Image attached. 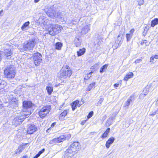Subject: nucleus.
Segmentation results:
<instances>
[{
	"label": "nucleus",
	"mask_w": 158,
	"mask_h": 158,
	"mask_svg": "<svg viewBox=\"0 0 158 158\" xmlns=\"http://www.w3.org/2000/svg\"><path fill=\"white\" fill-rule=\"evenodd\" d=\"M15 68L13 65H10L6 66L4 71V75L5 78L10 81H12V80L15 76Z\"/></svg>",
	"instance_id": "1"
},
{
	"label": "nucleus",
	"mask_w": 158,
	"mask_h": 158,
	"mask_svg": "<svg viewBox=\"0 0 158 158\" xmlns=\"http://www.w3.org/2000/svg\"><path fill=\"white\" fill-rule=\"evenodd\" d=\"M38 38L36 36L31 37L29 40L25 41L21 48L23 51H28L32 50L37 41Z\"/></svg>",
	"instance_id": "2"
},
{
	"label": "nucleus",
	"mask_w": 158,
	"mask_h": 158,
	"mask_svg": "<svg viewBox=\"0 0 158 158\" xmlns=\"http://www.w3.org/2000/svg\"><path fill=\"white\" fill-rule=\"evenodd\" d=\"M47 15L51 18H57L62 22L66 23L64 18V13L60 11H56L52 8H49L46 12Z\"/></svg>",
	"instance_id": "3"
},
{
	"label": "nucleus",
	"mask_w": 158,
	"mask_h": 158,
	"mask_svg": "<svg viewBox=\"0 0 158 158\" xmlns=\"http://www.w3.org/2000/svg\"><path fill=\"white\" fill-rule=\"evenodd\" d=\"M72 73V71L70 68L67 65H64L58 73L59 77L66 79L69 78Z\"/></svg>",
	"instance_id": "4"
},
{
	"label": "nucleus",
	"mask_w": 158,
	"mask_h": 158,
	"mask_svg": "<svg viewBox=\"0 0 158 158\" xmlns=\"http://www.w3.org/2000/svg\"><path fill=\"white\" fill-rule=\"evenodd\" d=\"M35 106V104L30 100H25L23 101L22 106V111L25 112V114H28L30 112V115L32 113L30 110Z\"/></svg>",
	"instance_id": "5"
},
{
	"label": "nucleus",
	"mask_w": 158,
	"mask_h": 158,
	"mask_svg": "<svg viewBox=\"0 0 158 158\" xmlns=\"http://www.w3.org/2000/svg\"><path fill=\"white\" fill-rule=\"evenodd\" d=\"M11 100L9 102V105L7 106V109L10 111L12 110L14 112V109H16L19 105V100L18 97H13L10 98Z\"/></svg>",
	"instance_id": "6"
},
{
	"label": "nucleus",
	"mask_w": 158,
	"mask_h": 158,
	"mask_svg": "<svg viewBox=\"0 0 158 158\" xmlns=\"http://www.w3.org/2000/svg\"><path fill=\"white\" fill-rule=\"evenodd\" d=\"M30 113V112H28V114H23L22 115L16 117L12 120V124L15 127L21 124L26 118L29 116Z\"/></svg>",
	"instance_id": "7"
},
{
	"label": "nucleus",
	"mask_w": 158,
	"mask_h": 158,
	"mask_svg": "<svg viewBox=\"0 0 158 158\" xmlns=\"http://www.w3.org/2000/svg\"><path fill=\"white\" fill-rule=\"evenodd\" d=\"M62 27L58 24H52L48 28V32L52 36H54L59 33L62 29Z\"/></svg>",
	"instance_id": "8"
},
{
	"label": "nucleus",
	"mask_w": 158,
	"mask_h": 158,
	"mask_svg": "<svg viewBox=\"0 0 158 158\" xmlns=\"http://www.w3.org/2000/svg\"><path fill=\"white\" fill-rule=\"evenodd\" d=\"M71 135L69 133H66L60 135L59 137L53 139L50 141L51 143H60L64 140H68L70 138Z\"/></svg>",
	"instance_id": "9"
},
{
	"label": "nucleus",
	"mask_w": 158,
	"mask_h": 158,
	"mask_svg": "<svg viewBox=\"0 0 158 158\" xmlns=\"http://www.w3.org/2000/svg\"><path fill=\"white\" fill-rule=\"evenodd\" d=\"M71 135L69 133H66L60 135L59 137L53 139L50 141L51 143H60L64 140H68L70 138Z\"/></svg>",
	"instance_id": "10"
},
{
	"label": "nucleus",
	"mask_w": 158,
	"mask_h": 158,
	"mask_svg": "<svg viewBox=\"0 0 158 158\" xmlns=\"http://www.w3.org/2000/svg\"><path fill=\"white\" fill-rule=\"evenodd\" d=\"M51 108V105H46L41 108L38 112V114L40 117L43 118L46 117L49 113Z\"/></svg>",
	"instance_id": "11"
},
{
	"label": "nucleus",
	"mask_w": 158,
	"mask_h": 158,
	"mask_svg": "<svg viewBox=\"0 0 158 158\" xmlns=\"http://www.w3.org/2000/svg\"><path fill=\"white\" fill-rule=\"evenodd\" d=\"M32 57L35 65L38 66L41 63H42V57L41 54L38 52H36L33 54Z\"/></svg>",
	"instance_id": "12"
},
{
	"label": "nucleus",
	"mask_w": 158,
	"mask_h": 158,
	"mask_svg": "<svg viewBox=\"0 0 158 158\" xmlns=\"http://www.w3.org/2000/svg\"><path fill=\"white\" fill-rule=\"evenodd\" d=\"M71 151H73L76 154L81 149V147L80 143L78 141L74 142L68 147Z\"/></svg>",
	"instance_id": "13"
},
{
	"label": "nucleus",
	"mask_w": 158,
	"mask_h": 158,
	"mask_svg": "<svg viewBox=\"0 0 158 158\" xmlns=\"http://www.w3.org/2000/svg\"><path fill=\"white\" fill-rule=\"evenodd\" d=\"M37 128L35 125L33 124H30L28 125L27 130V133L29 134H33L34 132L37 130Z\"/></svg>",
	"instance_id": "14"
},
{
	"label": "nucleus",
	"mask_w": 158,
	"mask_h": 158,
	"mask_svg": "<svg viewBox=\"0 0 158 158\" xmlns=\"http://www.w3.org/2000/svg\"><path fill=\"white\" fill-rule=\"evenodd\" d=\"M75 154L73 151H71L70 149L68 148L64 152V158H72Z\"/></svg>",
	"instance_id": "15"
},
{
	"label": "nucleus",
	"mask_w": 158,
	"mask_h": 158,
	"mask_svg": "<svg viewBox=\"0 0 158 158\" xmlns=\"http://www.w3.org/2000/svg\"><path fill=\"white\" fill-rule=\"evenodd\" d=\"M82 40L79 36H76L74 40V43L76 47H79L81 44Z\"/></svg>",
	"instance_id": "16"
},
{
	"label": "nucleus",
	"mask_w": 158,
	"mask_h": 158,
	"mask_svg": "<svg viewBox=\"0 0 158 158\" xmlns=\"http://www.w3.org/2000/svg\"><path fill=\"white\" fill-rule=\"evenodd\" d=\"M115 140V138L112 137H110L106 142V146L107 148H109L110 145L114 142Z\"/></svg>",
	"instance_id": "17"
},
{
	"label": "nucleus",
	"mask_w": 158,
	"mask_h": 158,
	"mask_svg": "<svg viewBox=\"0 0 158 158\" xmlns=\"http://www.w3.org/2000/svg\"><path fill=\"white\" fill-rule=\"evenodd\" d=\"M79 102L80 101L79 100H76L71 104L72 110L73 111H74L77 108Z\"/></svg>",
	"instance_id": "18"
},
{
	"label": "nucleus",
	"mask_w": 158,
	"mask_h": 158,
	"mask_svg": "<svg viewBox=\"0 0 158 158\" xmlns=\"http://www.w3.org/2000/svg\"><path fill=\"white\" fill-rule=\"evenodd\" d=\"M6 85L7 83L5 81L0 78V90L6 89H6Z\"/></svg>",
	"instance_id": "19"
},
{
	"label": "nucleus",
	"mask_w": 158,
	"mask_h": 158,
	"mask_svg": "<svg viewBox=\"0 0 158 158\" xmlns=\"http://www.w3.org/2000/svg\"><path fill=\"white\" fill-rule=\"evenodd\" d=\"M68 112V110H65L61 113L59 116V119L60 120H63L65 117L67 115Z\"/></svg>",
	"instance_id": "20"
},
{
	"label": "nucleus",
	"mask_w": 158,
	"mask_h": 158,
	"mask_svg": "<svg viewBox=\"0 0 158 158\" xmlns=\"http://www.w3.org/2000/svg\"><path fill=\"white\" fill-rule=\"evenodd\" d=\"M90 25V24L86 25L82 29L81 33L82 35L85 34L88 32L90 29L89 28Z\"/></svg>",
	"instance_id": "21"
},
{
	"label": "nucleus",
	"mask_w": 158,
	"mask_h": 158,
	"mask_svg": "<svg viewBox=\"0 0 158 158\" xmlns=\"http://www.w3.org/2000/svg\"><path fill=\"white\" fill-rule=\"evenodd\" d=\"M54 45L55 49L60 50L63 46V43L61 42H57Z\"/></svg>",
	"instance_id": "22"
},
{
	"label": "nucleus",
	"mask_w": 158,
	"mask_h": 158,
	"mask_svg": "<svg viewBox=\"0 0 158 158\" xmlns=\"http://www.w3.org/2000/svg\"><path fill=\"white\" fill-rule=\"evenodd\" d=\"M85 48H83L80 49L77 51V54L78 56H80L84 55L85 52Z\"/></svg>",
	"instance_id": "23"
},
{
	"label": "nucleus",
	"mask_w": 158,
	"mask_h": 158,
	"mask_svg": "<svg viewBox=\"0 0 158 158\" xmlns=\"http://www.w3.org/2000/svg\"><path fill=\"white\" fill-rule=\"evenodd\" d=\"M110 128H108L106 129V131L104 132L101 135V137L102 139H104L108 135V134L110 132Z\"/></svg>",
	"instance_id": "24"
},
{
	"label": "nucleus",
	"mask_w": 158,
	"mask_h": 158,
	"mask_svg": "<svg viewBox=\"0 0 158 158\" xmlns=\"http://www.w3.org/2000/svg\"><path fill=\"white\" fill-rule=\"evenodd\" d=\"M109 64H106L104 65H103L100 68V73H102L104 72H105L106 70L107 69L108 66Z\"/></svg>",
	"instance_id": "25"
},
{
	"label": "nucleus",
	"mask_w": 158,
	"mask_h": 158,
	"mask_svg": "<svg viewBox=\"0 0 158 158\" xmlns=\"http://www.w3.org/2000/svg\"><path fill=\"white\" fill-rule=\"evenodd\" d=\"M149 92V89L148 88H145L143 90L142 93H141L139 97H141L142 95H143V97H145L147 95Z\"/></svg>",
	"instance_id": "26"
},
{
	"label": "nucleus",
	"mask_w": 158,
	"mask_h": 158,
	"mask_svg": "<svg viewBox=\"0 0 158 158\" xmlns=\"http://www.w3.org/2000/svg\"><path fill=\"white\" fill-rule=\"evenodd\" d=\"M46 89L47 90V93L49 95L51 94L52 92L53 91V87L51 86H48L46 87Z\"/></svg>",
	"instance_id": "27"
},
{
	"label": "nucleus",
	"mask_w": 158,
	"mask_h": 158,
	"mask_svg": "<svg viewBox=\"0 0 158 158\" xmlns=\"http://www.w3.org/2000/svg\"><path fill=\"white\" fill-rule=\"evenodd\" d=\"M133 76V73L132 72H130L126 75L123 80L125 81H127L128 79L132 77Z\"/></svg>",
	"instance_id": "28"
},
{
	"label": "nucleus",
	"mask_w": 158,
	"mask_h": 158,
	"mask_svg": "<svg viewBox=\"0 0 158 158\" xmlns=\"http://www.w3.org/2000/svg\"><path fill=\"white\" fill-rule=\"evenodd\" d=\"M115 115H113L112 114L107 120V123H108V125L109 126L112 124V121L115 119Z\"/></svg>",
	"instance_id": "29"
},
{
	"label": "nucleus",
	"mask_w": 158,
	"mask_h": 158,
	"mask_svg": "<svg viewBox=\"0 0 158 158\" xmlns=\"http://www.w3.org/2000/svg\"><path fill=\"white\" fill-rule=\"evenodd\" d=\"M95 82H93L90 84L88 86V87L86 89V91L87 92L91 90L92 88L95 85Z\"/></svg>",
	"instance_id": "30"
},
{
	"label": "nucleus",
	"mask_w": 158,
	"mask_h": 158,
	"mask_svg": "<svg viewBox=\"0 0 158 158\" xmlns=\"http://www.w3.org/2000/svg\"><path fill=\"white\" fill-rule=\"evenodd\" d=\"M133 98L132 96H131L125 102L124 104L125 107H128L130 105V103L131 102H132V98Z\"/></svg>",
	"instance_id": "31"
},
{
	"label": "nucleus",
	"mask_w": 158,
	"mask_h": 158,
	"mask_svg": "<svg viewBox=\"0 0 158 158\" xmlns=\"http://www.w3.org/2000/svg\"><path fill=\"white\" fill-rule=\"evenodd\" d=\"M30 23L28 21L25 22L21 27V29L23 31L26 30V28L29 26Z\"/></svg>",
	"instance_id": "32"
},
{
	"label": "nucleus",
	"mask_w": 158,
	"mask_h": 158,
	"mask_svg": "<svg viewBox=\"0 0 158 158\" xmlns=\"http://www.w3.org/2000/svg\"><path fill=\"white\" fill-rule=\"evenodd\" d=\"M157 24H158V19L155 18L152 21L151 26L153 27Z\"/></svg>",
	"instance_id": "33"
},
{
	"label": "nucleus",
	"mask_w": 158,
	"mask_h": 158,
	"mask_svg": "<svg viewBox=\"0 0 158 158\" xmlns=\"http://www.w3.org/2000/svg\"><path fill=\"white\" fill-rule=\"evenodd\" d=\"M126 37L127 41V42H128L132 38V35L130 34L129 33H127L126 35Z\"/></svg>",
	"instance_id": "34"
},
{
	"label": "nucleus",
	"mask_w": 158,
	"mask_h": 158,
	"mask_svg": "<svg viewBox=\"0 0 158 158\" xmlns=\"http://www.w3.org/2000/svg\"><path fill=\"white\" fill-rule=\"evenodd\" d=\"M94 114V112L93 111H91L90 112L89 114L87 116V118L88 119H89L91 118Z\"/></svg>",
	"instance_id": "35"
},
{
	"label": "nucleus",
	"mask_w": 158,
	"mask_h": 158,
	"mask_svg": "<svg viewBox=\"0 0 158 158\" xmlns=\"http://www.w3.org/2000/svg\"><path fill=\"white\" fill-rule=\"evenodd\" d=\"M99 64L98 63L92 66L91 69H94V70L97 69L98 68Z\"/></svg>",
	"instance_id": "36"
},
{
	"label": "nucleus",
	"mask_w": 158,
	"mask_h": 158,
	"mask_svg": "<svg viewBox=\"0 0 158 158\" xmlns=\"http://www.w3.org/2000/svg\"><path fill=\"white\" fill-rule=\"evenodd\" d=\"M121 45H119V44H116L114 43V45L112 46V47L114 49H115L118 48L119 46H120Z\"/></svg>",
	"instance_id": "37"
},
{
	"label": "nucleus",
	"mask_w": 158,
	"mask_h": 158,
	"mask_svg": "<svg viewBox=\"0 0 158 158\" xmlns=\"http://www.w3.org/2000/svg\"><path fill=\"white\" fill-rule=\"evenodd\" d=\"M104 100V98H101L97 102V105L98 106L101 104L103 102Z\"/></svg>",
	"instance_id": "38"
},
{
	"label": "nucleus",
	"mask_w": 158,
	"mask_h": 158,
	"mask_svg": "<svg viewBox=\"0 0 158 158\" xmlns=\"http://www.w3.org/2000/svg\"><path fill=\"white\" fill-rule=\"evenodd\" d=\"M145 44V45H147L148 44V42L146 40H144L141 43V44L142 45Z\"/></svg>",
	"instance_id": "39"
},
{
	"label": "nucleus",
	"mask_w": 158,
	"mask_h": 158,
	"mask_svg": "<svg viewBox=\"0 0 158 158\" xmlns=\"http://www.w3.org/2000/svg\"><path fill=\"white\" fill-rule=\"evenodd\" d=\"M18 148L19 150L21 152H22V151L24 149V147L23 145H20L18 147Z\"/></svg>",
	"instance_id": "40"
},
{
	"label": "nucleus",
	"mask_w": 158,
	"mask_h": 158,
	"mask_svg": "<svg viewBox=\"0 0 158 158\" xmlns=\"http://www.w3.org/2000/svg\"><path fill=\"white\" fill-rule=\"evenodd\" d=\"M144 0H139V5H141L143 4Z\"/></svg>",
	"instance_id": "41"
},
{
	"label": "nucleus",
	"mask_w": 158,
	"mask_h": 158,
	"mask_svg": "<svg viewBox=\"0 0 158 158\" xmlns=\"http://www.w3.org/2000/svg\"><path fill=\"white\" fill-rule=\"evenodd\" d=\"M89 78V77L87 75H85L84 77V82H85V80H88Z\"/></svg>",
	"instance_id": "42"
},
{
	"label": "nucleus",
	"mask_w": 158,
	"mask_h": 158,
	"mask_svg": "<svg viewBox=\"0 0 158 158\" xmlns=\"http://www.w3.org/2000/svg\"><path fill=\"white\" fill-rule=\"evenodd\" d=\"M135 31V29L133 28L129 32L130 33H129L131 35H133V33Z\"/></svg>",
	"instance_id": "43"
},
{
	"label": "nucleus",
	"mask_w": 158,
	"mask_h": 158,
	"mask_svg": "<svg viewBox=\"0 0 158 158\" xmlns=\"http://www.w3.org/2000/svg\"><path fill=\"white\" fill-rule=\"evenodd\" d=\"M45 151V149L44 148H43L38 153L41 155V154H42V153H43Z\"/></svg>",
	"instance_id": "44"
},
{
	"label": "nucleus",
	"mask_w": 158,
	"mask_h": 158,
	"mask_svg": "<svg viewBox=\"0 0 158 158\" xmlns=\"http://www.w3.org/2000/svg\"><path fill=\"white\" fill-rule=\"evenodd\" d=\"M15 152L16 154H20L22 152L19 150V149L18 148V149L15 150Z\"/></svg>",
	"instance_id": "45"
},
{
	"label": "nucleus",
	"mask_w": 158,
	"mask_h": 158,
	"mask_svg": "<svg viewBox=\"0 0 158 158\" xmlns=\"http://www.w3.org/2000/svg\"><path fill=\"white\" fill-rule=\"evenodd\" d=\"M56 122H55L51 124V127H50L51 128H52L53 127H54L56 125Z\"/></svg>",
	"instance_id": "46"
},
{
	"label": "nucleus",
	"mask_w": 158,
	"mask_h": 158,
	"mask_svg": "<svg viewBox=\"0 0 158 158\" xmlns=\"http://www.w3.org/2000/svg\"><path fill=\"white\" fill-rule=\"evenodd\" d=\"M119 85L118 82L117 83L114 84V87L116 88L117 87H118Z\"/></svg>",
	"instance_id": "47"
},
{
	"label": "nucleus",
	"mask_w": 158,
	"mask_h": 158,
	"mask_svg": "<svg viewBox=\"0 0 158 158\" xmlns=\"http://www.w3.org/2000/svg\"><path fill=\"white\" fill-rule=\"evenodd\" d=\"M156 114H158V113L157 112V111H154V112H153L152 114H150V115H155Z\"/></svg>",
	"instance_id": "48"
},
{
	"label": "nucleus",
	"mask_w": 158,
	"mask_h": 158,
	"mask_svg": "<svg viewBox=\"0 0 158 158\" xmlns=\"http://www.w3.org/2000/svg\"><path fill=\"white\" fill-rule=\"evenodd\" d=\"M40 155L38 153L33 157V158H38Z\"/></svg>",
	"instance_id": "49"
},
{
	"label": "nucleus",
	"mask_w": 158,
	"mask_h": 158,
	"mask_svg": "<svg viewBox=\"0 0 158 158\" xmlns=\"http://www.w3.org/2000/svg\"><path fill=\"white\" fill-rule=\"evenodd\" d=\"M87 121V120H83L82 121L81 123V124L82 125H84V124H85V123H86V122Z\"/></svg>",
	"instance_id": "50"
},
{
	"label": "nucleus",
	"mask_w": 158,
	"mask_h": 158,
	"mask_svg": "<svg viewBox=\"0 0 158 158\" xmlns=\"http://www.w3.org/2000/svg\"><path fill=\"white\" fill-rule=\"evenodd\" d=\"M121 42H120L118 41V40H115V43H115L116 44H119V45H121V43H120Z\"/></svg>",
	"instance_id": "51"
},
{
	"label": "nucleus",
	"mask_w": 158,
	"mask_h": 158,
	"mask_svg": "<svg viewBox=\"0 0 158 158\" xmlns=\"http://www.w3.org/2000/svg\"><path fill=\"white\" fill-rule=\"evenodd\" d=\"M154 58L153 57V56H152L150 58V62H153V60H154Z\"/></svg>",
	"instance_id": "52"
},
{
	"label": "nucleus",
	"mask_w": 158,
	"mask_h": 158,
	"mask_svg": "<svg viewBox=\"0 0 158 158\" xmlns=\"http://www.w3.org/2000/svg\"><path fill=\"white\" fill-rule=\"evenodd\" d=\"M122 31H120L119 32V34L118 35V36L117 38H120V37L121 36V35L122 34Z\"/></svg>",
	"instance_id": "53"
},
{
	"label": "nucleus",
	"mask_w": 158,
	"mask_h": 158,
	"mask_svg": "<svg viewBox=\"0 0 158 158\" xmlns=\"http://www.w3.org/2000/svg\"><path fill=\"white\" fill-rule=\"evenodd\" d=\"M3 10H2L0 11V16H2L3 15Z\"/></svg>",
	"instance_id": "54"
},
{
	"label": "nucleus",
	"mask_w": 158,
	"mask_h": 158,
	"mask_svg": "<svg viewBox=\"0 0 158 158\" xmlns=\"http://www.w3.org/2000/svg\"><path fill=\"white\" fill-rule=\"evenodd\" d=\"M116 40H118V41L120 42H121L122 40V38H117Z\"/></svg>",
	"instance_id": "55"
},
{
	"label": "nucleus",
	"mask_w": 158,
	"mask_h": 158,
	"mask_svg": "<svg viewBox=\"0 0 158 158\" xmlns=\"http://www.w3.org/2000/svg\"><path fill=\"white\" fill-rule=\"evenodd\" d=\"M153 57L154 58H155V59H158V55H155L154 56H153Z\"/></svg>",
	"instance_id": "56"
},
{
	"label": "nucleus",
	"mask_w": 158,
	"mask_h": 158,
	"mask_svg": "<svg viewBox=\"0 0 158 158\" xmlns=\"http://www.w3.org/2000/svg\"><path fill=\"white\" fill-rule=\"evenodd\" d=\"M118 112H115L112 115H115V117L116 115L118 114Z\"/></svg>",
	"instance_id": "57"
},
{
	"label": "nucleus",
	"mask_w": 158,
	"mask_h": 158,
	"mask_svg": "<svg viewBox=\"0 0 158 158\" xmlns=\"http://www.w3.org/2000/svg\"><path fill=\"white\" fill-rule=\"evenodd\" d=\"M87 75L89 77V78H90L91 77V73H88Z\"/></svg>",
	"instance_id": "58"
},
{
	"label": "nucleus",
	"mask_w": 158,
	"mask_h": 158,
	"mask_svg": "<svg viewBox=\"0 0 158 158\" xmlns=\"http://www.w3.org/2000/svg\"><path fill=\"white\" fill-rule=\"evenodd\" d=\"M69 24H70V26H72L73 25H74V23H73L72 22L69 23Z\"/></svg>",
	"instance_id": "59"
},
{
	"label": "nucleus",
	"mask_w": 158,
	"mask_h": 158,
	"mask_svg": "<svg viewBox=\"0 0 158 158\" xmlns=\"http://www.w3.org/2000/svg\"><path fill=\"white\" fill-rule=\"evenodd\" d=\"M22 158H28V156L27 155H25Z\"/></svg>",
	"instance_id": "60"
},
{
	"label": "nucleus",
	"mask_w": 158,
	"mask_h": 158,
	"mask_svg": "<svg viewBox=\"0 0 158 158\" xmlns=\"http://www.w3.org/2000/svg\"><path fill=\"white\" fill-rule=\"evenodd\" d=\"M60 85V83H59L58 84H56L55 86V87H57L59 86Z\"/></svg>",
	"instance_id": "61"
},
{
	"label": "nucleus",
	"mask_w": 158,
	"mask_h": 158,
	"mask_svg": "<svg viewBox=\"0 0 158 158\" xmlns=\"http://www.w3.org/2000/svg\"><path fill=\"white\" fill-rule=\"evenodd\" d=\"M51 128L50 127L49 128H48L47 130V132L48 133H49V130H51Z\"/></svg>",
	"instance_id": "62"
},
{
	"label": "nucleus",
	"mask_w": 158,
	"mask_h": 158,
	"mask_svg": "<svg viewBox=\"0 0 158 158\" xmlns=\"http://www.w3.org/2000/svg\"><path fill=\"white\" fill-rule=\"evenodd\" d=\"M122 80H120V81H118V82L119 84H120L121 85V84H122Z\"/></svg>",
	"instance_id": "63"
},
{
	"label": "nucleus",
	"mask_w": 158,
	"mask_h": 158,
	"mask_svg": "<svg viewBox=\"0 0 158 158\" xmlns=\"http://www.w3.org/2000/svg\"><path fill=\"white\" fill-rule=\"evenodd\" d=\"M40 0H34V2L35 3L38 2Z\"/></svg>",
	"instance_id": "64"
}]
</instances>
